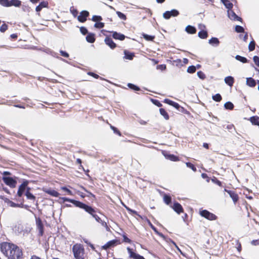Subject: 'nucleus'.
I'll return each mask as SVG.
<instances>
[{"mask_svg":"<svg viewBox=\"0 0 259 259\" xmlns=\"http://www.w3.org/2000/svg\"><path fill=\"white\" fill-rule=\"evenodd\" d=\"M1 250L9 259H20L23 253L22 250L16 245L4 242L0 245Z\"/></svg>","mask_w":259,"mask_h":259,"instance_id":"f257e3e1","label":"nucleus"},{"mask_svg":"<svg viewBox=\"0 0 259 259\" xmlns=\"http://www.w3.org/2000/svg\"><path fill=\"white\" fill-rule=\"evenodd\" d=\"M72 251L75 259H84V249L82 245L76 244L72 247Z\"/></svg>","mask_w":259,"mask_h":259,"instance_id":"f03ea898","label":"nucleus"},{"mask_svg":"<svg viewBox=\"0 0 259 259\" xmlns=\"http://www.w3.org/2000/svg\"><path fill=\"white\" fill-rule=\"evenodd\" d=\"M82 209L84 210L85 212L91 214L97 222L99 223L101 222V219L96 214V211L93 207L85 204Z\"/></svg>","mask_w":259,"mask_h":259,"instance_id":"7ed1b4c3","label":"nucleus"},{"mask_svg":"<svg viewBox=\"0 0 259 259\" xmlns=\"http://www.w3.org/2000/svg\"><path fill=\"white\" fill-rule=\"evenodd\" d=\"M199 214L202 217H204V218L210 221L215 220L217 218V217L214 214L205 209L200 210L199 212Z\"/></svg>","mask_w":259,"mask_h":259,"instance_id":"20e7f679","label":"nucleus"},{"mask_svg":"<svg viewBox=\"0 0 259 259\" xmlns=\"http://www.w3.org/2000/svg\"><path fill=\"white\" fill-rule=\"evenodd\" d=\"M179 12L176 9H172L170 11H167L163 14V17L168 20L171 17H177L179 15Z\"/></svg>","mask_w":259,"mask_h":259,"instance_id":"39448f33","label":"nucleus"},{"mask_svg":"<svg viewBox=\"0 0 259 259\" xmlns=\"http://www.w3.org/2000/svg\"><path fill=\"white\" fill-rule=\"evenodd\" d=\"M62 199L63 200L64 202H65V201L70 202L72 203L73 204H74L76 207H79L81 209L83 208V207H84V206L85 205V203H84L82 202H80V201L74 200V199H70V198H68L67 197H63V198H62Z\"/></svg>","mask_w":259,"mask_h":259,"instance_id":"423d86ee","label":"nucleus"},{"mask_svg":"<svg viewBox=\"0 0 259 259\" xmlns=\"http://www.w3.org/2000/svg\"><path fill=\"white\" fill-rule=\"evenodd\" d=\"M3 181L7 185L11 188H15L16 187L17 182L11 177H3Z\"/></svg>","mask_w":259,"mask_h":259,"instance_id":"0eeeda50","label":"nucleus"},{"mask_svg":"<svg viewBox=\"0 0 259 259\" xmlns=\"http://www.w3.org/2000/svg\"><path fill=\"white\" fill-rule=\"evenodd\" d=\"M36 225L39 232V235L42 236L44 233V228L42 222L39 218H36Z\"/></svg>","mask_w":259,"mask_h":259,"instance_id":"6e6552de","label":"nucleus"},{"mask_svg":"<svg viewBox=\"0 0 259 259\" xmlns=\"http://www.w3.org/2000/svg\"><path fill=\"white\" fill-rule=\"evenodd\" d=\"M28 182L27 181H24L19 187V189L17 192V195L19 197H21L24 193L25 189H27V186Z\"/></svg>","mask_w":259,"mask_h":259,"instance_id":"1a4fd4ad","label":"nucleus"},{"mask_svg":"<svg viewBox=\"0 0 259 259\" xmlns=\"http://www.w3.org/2000/svg\"><path fill=\"white\" fill-rule=\"evenodd\" d=\"M228 16L229 18L234 21H241L242 18L239 16H238L232 10V9L230 10H228Z\"/></svg>","mask_w":259,"mask_h":259,"instance_id":"9d476101","label":"nucleus"},{"mask_svg":"<svg viewBox=\"0 0 259 259\" xmlns=\"http://www.w3.org/2000/svg\"><path fill=\"white\" fill-rule=\"evenodd\" d=\"M89 13L87 11H82L78 16L77 19L80 22H84L89 16Z\"/></svg>","mask_w":259,"mask_h":259,"instance_id":"9b49d317","label":"nucleus"},{"mask_svg":"<svg viewBox=\"0 0 259 259\" xmlns=\"http://www.w3.org/2000/svg\"><path fill=\"white\" fill-rule=\"evenodd\" d=\"M224 191L228 193L230 197L232 199L234 203L235 204L238 200V194L233 191L228 190L226 189H225Z\"/></svg>","mask_w":259,"mask_h":259,"instance_id":"f8f14e48","label":"nucleus"},{"mask_svg":"<svg viewBox=\"0 0 259 259\" xmlns=\"http://www.w3.org/2000/svg\"><path fill=\"white\" fill-rule=\"evenodd\" d=\"M105 43L109 46L111 49H114L116 47V44L113 41L112 39L109 36H106L104 40Z\"/></svg>","mask_w":259,"mask_h":259,"instance_id":"ddd939ff","label":"nucleus"},{"mask_svg":"<svg viewBox=\"0 0 259 259\" xmlns=\"http://www.w3.org/2000/svg\"><path fill=\"white\" fill-rule=\"evenodd\" d=\"M172 209L177 213L180 214L183 211V208L182 206L178 202H176L174 203L172 206Z\"/></svg>","mask_w":259,"mask_h":259,"instance_id":"4468645a","label":"nucleus"},{"mask_svg":"<svg viewBox=\"0 0 259 259\" xmlns=\"http://www.w3.org/2000/svg\"><path fill=\"white\" fill-rule=\"evenodd\" d=\"M162 153L166 159L170 160V161H178L179 160V158L174 154H168L165 152H162Z\"/></svg>","mask_w":259,"mask_h":259,"instance_id":"2eb2a0df","label":"nucleus"},{"mask_svg":"<svg viewBox=\"0 0 259 259\" xmlns=\"http://www.w3.org/2000/svg\"><path fill=\"white\" fill-rule=\"evenodd\" d=\"M127 250L130 254L131 257L134 259H145L143 256L132 251V249L129 247L127 248Z\"/></svg>","mask_w":259,"mask_h":259,"instance_id":"dca6fc26","label":"nucleus"},{"mask_svg":"<svg viewBox=\"0 0 259 259\" xmlns=\"http://www.w3.org/2000/svg\"><path fill=\"white\" fill-rule=\"evenodd\" d=\"M164 102L165 103H166L169 105H171L173 107H174L177 109H179V108L181 107V106L177 103L172 101L168 99H165L164 100Z\"/></svg>","mask_w":259,"mask_h":259,"instance_id":"f3484780","label":"nucleus"},{"mask_svg":"<svg viewBox=\"0 0 259 259\" xmlns=\"http://www.w3.org/2000/svg\"><path fill=\"white\" fill-rule=\"evenodd\" d=\"M112 37L116 39H119L120 40H123L124 39L125 36L124 34L118 33L116 31H113Z\"/></svg>","mask_w":259,"mask_h":259,"instance_id":"a211bd4d","label":"nucleus"},{"mask_svg":"<svg viewBox=\"0 0 259 259\" xmlns=\"http://www.w3.org/2000/svg\"><path fill=\"white\" fill-rule=\"evenodd\" d=\"M208 43L213 47H218L220 44V41L217 37H213L208 40Z\"/></svg>","mask_w":259,"mask_h":259,"instance_id":"6ab92c4d","label":"nucleus"},{"mask_svg":"<svg viewBox=\"0 0 259 259\" xmlns=\"http://www.w3.org/2000/svg\"><path fill=\"white\" fill-rule=\"evenodd\" d=\"M224 81L228 85L232 87L234 82V79L232 76H228L225 78Z\"/></svg>","mask_w":259,"mask_h":259,"instance_id":"aec40b11","label":"nucleus"},{"mask_svg":"<svg viewBox=\"0 0 259 259\" xmlns=\"http://www.w3.org/2000/svg\"><path fill=\"white\" fill-rule=\"evenodd\" d=\"M116 243V240H111L109 242H108L106 244H105L104 245L102 246V248L104 249H107L108 248H109L111 247L114 246Z\"/></svg>","mask_w":259,"mask_h":259,"instance_id":"412c9836","label":"nucleus"},{"mask_svg":"<svg viewBox=\"0 0 259 259\" xmlns=\"http://www.w3.org/2000/svg\"><path fill=\"white\" fill-rule=\"evenodd\" d=\"M186 31L189 34H194L196 32V29L195 27L191 25H188L185 28Z\"/></svg>","mask_w":259,"mask_h":259,"instance_id":"4be33fe9","label":"nucleus"},{"mask_svg":"<svg viewBox=\"0 0 259 259\" xmlns=\"http://www.w3.org/2000/svg\"><path fill=\"white\" fill-rule=\"evenodd\" d=\"M30 188L29 187H27L25 195L28 199L34 200L35 199V197L30 192Z\"/></svg>","mask_w":259,"mask_h":259,"instance_id":"5701e85b","label":"nucleus"},{"mask_svg":"<svg viewBox=\"0 0 259 259\" xmlns=\"http://www.w3.org/2000/svg\"><path fill=\"white\" fill-rule=\"evenodd\" d=\"M124 58L125 59H128L130 60H133V59L135 56V55L133 53L129 52L128 51H127L126 50L124 51Z\"/></svg>","mask_w":259,"mask_h":259,"instance_id":"b1692460","label":"nucleus"},{"mask_svg":"<svg viewBox=\"0 0 259 259\" xmlns=\"http://www.w3.org/2000/svg\"><path fill=\"white\" fill-rule=\"evenodd\" d=\"M246 84L250 87H254L256 85L255 80L251 77L247 78Z\"/></svg>","mask_w":259,"mask_h":259,"instance_id":"393cba45","label":"nucleus"},{"mask_svg":"<svg viewBox=\"0 0 259 259\" xmlns=\"http://www.w3.org/2000/svg\"><path fill=\"white\" fill-rule=\"evenodd\" d=\"M249 121L253 125H259V117L257 116H253L249 118Z\"/></svg>","mask_w":259,"mask_h":259,"instance_id":"a878e982","label":"nucleus"},{"mask_svg":"<svg viewBox=\"0 0 259 259\" xmlns=\"http://www.w3.org/2000/svg\"><path fill=\"white\" fill-rule=\"evenodd\" d=\"M86 40L90 43H93L95 41V34L94 33H88L86 36Z\"/></svg>","mask_w":259,"mask_h":259,"instance_id":"bb28decb","label":"nucleus"},{"mask_svg":"<svg viewBox=\"0 0 259 259\" xmlns=\"http://www.w3.org/2000/svg\"><path fill=\"white\" fill-rule=\"evenodd\" d=\"M221 1L228 10L232 9L233 6V4L230 3L228 0H221Z\"/></svg>","mask_w":259,"mask_h":259,"instance_id":"cd10ccee","label":"nucleus"},{"mask_svg":"<svg viewBox=\"0 0 259 259\" xmlns=\"http://www.w3.org/2000/svg\"><path fill=\"white\" fill-rule=\"evenodd\" d=\"M48 6V3L46 2H41L38 6H37L35 10L36 12H39L41 10V9L43 8H46Z\"/></svg>","mask_w":259,"mask_h":259,"instance_id":"c85d7f7f","label":"nucleus"},{"mask_svg":"<svg viewBox=\"0 0 259 259\" xmlns=\"http://www.w3.org/2000/svg\"><path fill=\"white\" fill-rule=\"evenodd\" d=\"M10 5L11 6H15L16 7H19L21 5V2L19 0H11L10 1Z\"/></svg>","mask_w":259,"mask_h":259,"instance_id":"c756f323","label":"nucleus"},{"mask_svg":"<svg viewBox=\"0 0 259 259\" xmlns=\"http://www.w3.org/2000/svg\"><path fill=\"white\" fill-rule=\"evenodd\" d=\"M198 35L200 38H206L208 36L207 32L205 30L200 31L198 33Z\"/></svg>","mask_w":259,"mask_h":259,"instance_id":"7c9ffc66","label":"nucleus"},{"mask_svg":"<svg viewBox=\"0 0 259 259\" xmlns=\"http://www.w3.org/2000/svg\"><path fill=\"white\" fill-rule=\"evenodd\" d=\"M159 112L160 114L164 117V118L166 120H168L169 119V116L168 113L163 108H160Z\"/></svg>","mask_w":259,"mask_h":259,"instance_id":"2f4dec72","label":"nucleus"},{"mask_svg":"<svg viewBox=\"0 0 259 259\" xmlns=\"http://www.w3.org/2000/svg\"><path fill=\"white\" fill-rule=\"evenodd\" d=\"M235 59L237 60H238L241 62H242L243 63H245L248 62V60L245 57L241 56L240 55H236L235 56Z\"/></svg>","mask_w":259,"mask_h":259,"instance_id":"473e14b6","label":"nucleus"},{"mask_svg":"<svg viewBox=\"0 0 259 259\" xmlns=\"http://www.w3.org/2000/svg\"><path fill=\"white\" fill-rule=\"evenodd\" d=\"M164 202L167 205L171 203V198L169 195L165 194L163 196Z\"/></svg>","mask_w":259,"mask_h":259,"instance_id":"72a5a7b5","label":"nucleus"},{"mask_svg":"<svg viewBox=\"0 0 259 259\" xmlns=\"http://www.w3.org/2000/svg\"><path fill=\"white\" fill-rule=\"evenodd\" d=\"M224 107L226 109L232 110L234 108V105L231 102H227L224 104Z\"/></svg>","mask_w":259,"mask_h":259,"instance_id":"f704fd0d","label":"nucleus"},{"mask_svg":"<svg viewBox=\"0 0 259 259\" xmlns=\"http://www.w3.org/2000/svg\"><path fill=\"white\" fill-rule=\"evenodd\" d=\"M47 193L54 197H58L59 195V193L54 190H48Z\"/></svg>","mask_w":259,"mask_h":259,"instance_id":"c9c22d12","label":"nucleus"},{"mask_svg":"<svg viewBox=\"0 0 259 259\" xmlns=\"http://www.w3.org/2000/svg\"><path fill=\"white\" fill-rule=\"evenodd\" d=\"M142 35L144 39L149 41H152L155 37L154 36L150 35L145 33H143Z\"/></svg>","mask_w":259,"mask_h":259,"instance_id":"e433bc0d","label":"nucleus"},{"mask_svg":"<svg viewBox=\"0 0 259 259\" xmlns=\"http://www.w3.org/2000/svg\"><path fill=\"white\" fill-rule=\"evenodd\" d=\"M0 4L5 7H10V1H9V0H0Z\"/></svg>","mask_w":259,"mask_h":259,"instance_id":"4c0bfd02","label":"nucleus"},{"mask_svg":"<svg viewBox=\"0 0 259 259\" xmlns=\"http://www.w3.org/2000/svg\"><path fill=\"white\" fill-rule=\"evenodd\" d=\"M212 99L216 102H220L222 100V96L220 94H217L212 96Z\"/></svg>","mask_w":259,"mask_h":259,"instance_id":"58836bf2","label":"nucleus"},{"mask_svg":"<svg viewBox=\"0 0 259 259\" xmlns=\"http://www.w3.org/2000/svg\"><path fill=\"white\" fill-rule=\"evenodd\" d=\"M255 42L254 40L250 42L248 45V50L249 51H253L255 49Z\"/></svg>","mask_w":259,"mask_h":259,"instance_id":"ea45409f","label":"nucleus"},{"mask_svg":"<svg viewBox=\"0 0 259 259\" xmlns=\"http://www.w3.org/2000/svg\"><path fill=\"white\" fill-rule=\"evenodd\" d=\"M127 86L128 87H129L130 89L133 90H135V91H140V89L139 87L133 84V83H128L127 84Z\"/></svg>","mask_w":259,"mask_h":259,"instance_id":"a19ab883","label":"nucleus"},{"mask_svg":"<svg viewBox=\"0 0 259 259\" xmlns=\"http://www.w3.org/2000/svg\"><path fill=\"white\" fill-rule=\"evenodd\" d=\"M196 68L195 66L191 65L188 67L187 72L189 73H193L196 71Z\"/></svg>","mask_w":259,"mask_h":259,"instance_id":"79ce46f5","label":"nucleus"},{"mask_svg":"<svg viewBox=\"0 0 259 259\" xmlns=\"http://www.w3.org/2000/svg\"><path fill=\"white\" fill-rule=\"evenodd\" d=\"M92 20L94 22H99L102 20V18L100 16L94 15L93 16Z\"/></svg>","mask_w":259,"mask_h":259,"instance_id":"37998d69","label":"nucleus"},{"mask_svg":"<svg viewBox=\"0 0 259 259\" xmlns=\"http://www.w3.org/2000/svg\"><path fill=\"white\" fill-rule=\"evenodd\" d=\"M116 14L117 15L118 17L121 19L123 20H125L126 19V17L123 13L119 11H116Z\"/></svg>","mask_w":259,"mask_h":259,"instance_id":"c03bdc74","label":"nucleus"},{"mask_svg":"<svg viewBox=\"0 0 259 259\" xmlns=\"http://www.w3.org/2000/svg\"><path fill=\"white\" fill-rule=\"evenodd\" d=\"M186 166L189 167V168H190L193 171H196L197 170V169L195 167V166L192 164L190 162H186Z\"/></svg>","mask_w":259,"mask_h":259,"instance_id":"a18cd8bd","label":"nucleus"},{"mask_svg":"<svg viewBox=\"0 0 259 259\" xmlns=\"http://www.w3.org/2000/svg\"><path fill=\"white\" fill-rule=\"evenodd\" d=\"M244 28L242 26L240 25H236L235 27V31L238 33H241L244 32Z\"/></svg>","mask_w":259,"mask_h":259,"instance_id":"49530a36","label":"nucleus"},{"mask_svg":"<svg viewBox=\"0 0 259 259\" xmlns=\"http://www.w3.org/2000/svg\"><path fill=\"white\" fill-rule=\"evenodd\" d=\"M94 27L97 28H102L104 27V23L103 22H96L94 24Z\"/></svg>","mask_w":259,"mask_h":259,"instance_id":"de8ad7c7","label":"nucleus"},{"mask_svg":"<svg viewBox=\"0 0 259 259\" xmlns=\"http://www.w3.org/2000/svg\"><path fill=\"white\" fill-rule=\"evenodd\" d=\"M197 76H198V77L201 79H204L205 78V75L201 71H198L197 73Z\"/></svg>","mask_w":259,"mask_h":259,"instance_id":"09e8293b","label":"nucleus"},{"mask_svg":"<svg viewBox=\"0 0 259 259\" xmlns=\"http://www.w3.org/2000/svg\"><path fill=\"white\" fill-rule=\"evenodd\" d=\"M151 101L152 103L157 106V107H161L162 106V104L159 102V101L156 100V99H151Z\"/></svg>","mask_w":259,"mask_h":259,"instance_id":"8fccbe9b","label":"nucleus"},{"mask_svg":"<svg viewBox=\"0 0 259 259\" xmlns=\"http://www.w3.org/2000/svg\"><path fill=\"white\" fill-rule=\"evenodd\" d=\"M7 29L8 25L6 24H4L0 27V31L4 32L7 30Z\"/></svg>","mask_w":259,"mask_h":259,"instance_id":"3c124183","label":"nucleus"},{"mask_svg":"<svg viewBox=\"0 0 259 259\" xmlns=\"http://www.w3.org/2000/svg\"><path fill=\"white\" fill-rule=\"evenodd\" d=\"M211 181L216 184L217 185H219V186H222V182L218 180L216 178H213L211 179Z\"/></svg>","mask_w":259,"mask_h":259,"instance_id":"603ef678","label":"nucleus"},{"mask_svg":"<svg viewBox=\"0 0 259 259\" xmlns=\"http://www.w3.org/2000/svg\"><path fill=\"white\" fill-rule=\"evenodd\" d=\"M80 31L83 35H85L88 33L87 29L83 26L80 28Z\"/></svg>","mask_w":259,"mask_h":259,"instance_id":"864d4df0","label":"nucleus"},{"mask_svg":"<svg viewBox=\"0 0 259 259\" xmlns=\"http://www.w3.org/2000/svg\"><path fill=\"white\" fill-rule=\"evenodd\" d=\"M110 127L113 130V132L115 134H118L119 136H121L120 132L118 131V130L116 127H115L112 125H111Z\"/></svg>","mask_w":259,"mask_h":259,"instance_id":"5fc2aeb1","label":"nucleus"},{"mask_svg":"<svg viewBox=\"0 0 259 259\" xmlns=\"http://www.w3.org/2000/svg\"><path fill=\"white\" fill-rule=\"evenodd\" d=\"M9 202H7L11 207H19L20 206V204H16L14 202H13V201H9L8 199H7Z\"/></svg>","mask_w":259,"mask_h":259,"instance_id":"6e6d98bb","label":"nucleus"},{"mask_svg":"<svg viewBox=\"0 0 259 259\" xmlns=\"http://www.w3.org/2000/svg\"><path fill=\"white\" fill-rule=\"evenodd\" d=\"M253 60L255 65L259 67V57L257 56H254L253 57Z\"/></svg>","mask_w":259,"mask_h":259,"instance_id":"4d7b16f0","label":"nucleus"},{"mask_svg":"<svg viewBox=\"0 0 259 259\" xmlns=\"http://www.w3.org/2000/svg\"><path fill=\"white\" fill-rule=\"evenodd\" d=\"M100 224H101L102 226L104 227L107 231H109L110 230L109 227L108 226L107 223L105 221L102 220L101 222H100Z\"/></svg>","mask_w":259,"mask_h":259,"instance_id":"13d9d810","label":"nucleus"},{"mask_svg":"<svg viewBox=\"0 0 259 259\" xmlns=\"http://www.w3.org/2000/svg\"><path fill=\"white\" fill-rule=\"evenodd\" d=\"M61 189L65 192H66L68 194L72 195V192L69 189H68L66 187H62Z\"/></svg>","mask_w":259,"mask_h":259,"instance_id":"bf43d9fd","label":"nucleus"},{"mask_svg":"<svg viewBox=\"0 0 259 259\" xmlns=\"http://www.w3.org/2000/svg\"><path fill=\"white\" fill-rule=\"evenodd\" d=\"M125 208L126 209V210L130 213H132V214H136L137 215V212L134 210H133L131 208H130L129 207H127L126 206L124 205Z\"/></svg>","mask_w":259,"mask_h":259,"instance_id":"052dcab7","label":"nucleus"},{"mask_svg":"<svg viewBox=\"0 0 259 259\" xmlns=\"http://www.w3.org/2000/svg\"><path fill=\"white\" fill-rule=\"evenodd\" d=\"M157 69L161 70H164L166 69V65L165 64H161L157 66Z\"/></svg>","mask_w":259,"mask_h":259,"instance_id":"680f3d73","label":"nucleus"},{"mask_svg":"<svg viewBox=\"0 0 259 259\" xmlns=\"http://www.w3.org/2000/svg\"><path fill=\"white\" fill-rule=\"evenodd\" d=\"M60 53L61 56H62L64 57L68 58L69 57V54L65 51L61 50L60 51Z\"/></svg>","mask_w":259,"mask_h":259,"instance_id":"e2e57ef3","label":"nucleus"},{"mask_svg":"<svg viewBox=\"0 0 259 259\" xmlns=\"http://www.w3.org/2000/svg\"><path fill=\"white\" fill-rule=\"evenodd\" d=\"M88 74L90 75H91L92 76H93L94 77H95V78H98L99 77V76L97 74H95L93 72H89L88 73Z\"/></svg>","mask_w":259,"mask_h":259,"instance_id":"0e129e2a","label":"nucleus"},{"mask_svg":"<svg viewBox=\"0 0 259 259\" xmlns=\"http://www.w3.org/2000/svg\"><path fill=\"white\" fill-rule=\"evenodd\" d=\"M251 244L252 245H259V240H253L251 242Z\"/></svg>","mask_w":259,"mask_h":259,"instance_id":"69168bd1","label":"nucleus"},{"mask_svg":"<svg viewBox=\"0 0 259 259\" xmlns=\"http://www.w3.org/2000/svg\"><path fill=\"white\" fill-rule=\"evenodd\" d=\"M123 240L124 242H127V243H130L131 242V240L127 238L126 237V236H125V235H123Z\"/></svg>","mask_w":259,"mask_h":259,"instance_id":"338daca9","label":"nucleus"},{"mask_svg":"<svg viewBox=\"0 0 259 259\" xmlns=\"http://www.w3.org/2000/svg\"><path fill=\"white\" fill-rule=\"evenodd\" d=\"M201 177H202V178H203V179H207V180H206V181H207V182H208L209 181V178L208 177V176H207V174H204V173H203V174H201Z\"/></svg>","mask_w":259,"mask_h":259,"instance_id":"774afa93","label":"nucleus"}]
</instances>
